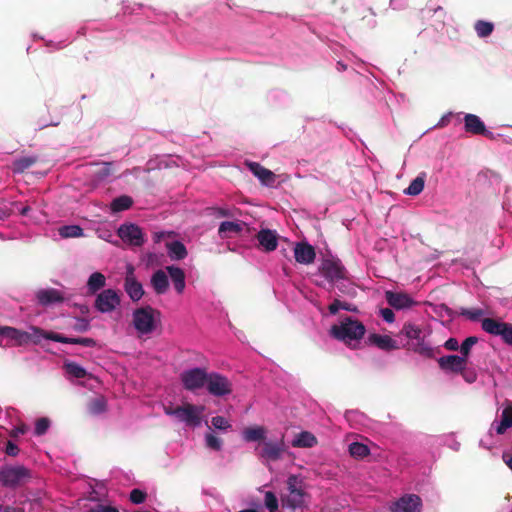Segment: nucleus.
<instances>
[{
    "label": "nucleus",
    "instance_id": "1",
    "mask_svg": "<svg viewBox=\"0 0 512 512\" xmlns=\"http://www.w3.org/2000/svg\"><path fill=\"white\" fill-rule=\"evenodd\" d=\"M366 332L365 326L358 320L346 316L339 325L331 327V335L345 343L360 340Z\"/></svg>",
    "mask_w": 512,
    "mask_h": 512
},
{
    "label": "nucleus",
    "instance_id": "2",
    "mask_svg": "<svg viewBox=\"0 0 512 512\" xmlns=\"http://www.w3.org/2000/svg\"><path fill=\"white\" fill-rule=\"evenodd\" d=\"M32 478L31 471L22 465L3 466L0 469V482L4 487L16 488Z\"/></svg>",
    "mask_w": 512,
    "mask_h": 512
},
{
    "label": "nucleus",
    "instance_id": "3",
    "mask_svg": "<svg viewBox=\"0 0 512 512\" xmlns=\"http://www.w3.org/2000/svg\"><path fill=\"white\" fill-rule=\"evenodd\" d=\"M287 488L289 491V495L286 498L287 506L292 509L305 506L308 494L304 481L297 475H290L287 479Z\"/></svg>",
    "mask_w": 512,
    "mask_h": 512
},
{
    "label": "nucleus",
    "instance_id": "4",
    "mask_svg": "<svg viewBox=\"0 0 512 512\" xmlns=\"http://www.w3.org/2000/svg\"><path fill=\"white\" fill-rule=\"evenodd\" d=\"M155 315L160 312L151 306L137 308L133 312V325L140 334H150L155 329Z\"/></svg>",
    "mask_w": 512,
    "mask_h": 512
},
{
    "label": "nucleus",
    "instance_id": "5",
    "mask_svg": "<svg viewBox=\"0 0 512 512\" xmlns=\"http://www.w3.org/2000/svg\"><path fill=\"white\" fill-rule=\"evenodd\" d=\"M320 273L332 284L347 279V270L338 258H326L319 267Z\"/></svg>",
    "mask_w": 512,
    "mask_h": 512
},
{
    "label": "nucleus",
    "instance_id": "6",
    "mask_svg": "<svg viewBox=\"0 0 512 512\" xmlns=\"http://www.w3.org/2000/svg\"><path fill=\"white\" fill-rule=\"evenodd\" d=\"M40 334H42V329L37 327H32V333L9 326L0 327V335L15 341L17 345H24L29 342L38 343L40 342Z\"/></svg>",
    "mask_w": 512,
    "mask_h": 512
},
{
    "label": "nucleus",
    "instance_id": "7",
    "mask_svg": "<svg viewBox=\"0 0 512 512\" xmlns=\"http://www.w3.org/2000/svg\"><path fill=\"white\" fill-rule=\"evenodd\" d=\"M208 374L204 368L197 367L183 371L180 379L186 390L194 392L205 387Z\"/></svg>",
    "mask_w": 512,
    "mask_h": 512
},
{
    "label": "nucleus",
    "instance_id": "8",
    "mask_svg": "<svg viewBox=\"0 0 512 512\" xmlns=\"http://www.w3.org/2000/svg\"><path fill=\"white\" fill-rule=\"evenodd\" d=\"M205 387L209 394L215 397H223L232 392L231 381L226 376L216 372L208 374Z\"/></svg>",
    "mask_w": 512,
    "mask_h": 512
},
{
    "label": "nucleus",
    "instance_id": "9",
    "mask_svg": "<svg viewBox=\"0 0 512 512\" xmlns=\"http://www.w3.org/2000/svg\"><path fill=\"white\" fill-rule=\"evenodd\" d=\"M482 329L492 335L501 336L505 343L512 345V324L501 322L493 318H484Z\"/></svg>",
    "mask_w": 512,
    "mask_h": 512
},
{
    "label": "nucleus",
    "instance_id": "10",
    "mask_svg": "<svg viewBox=\"0 0 512 512\" xmlns=\"http://www.w3.org/2000/svg\"><path fill=\"white\" fill-rule=\"evenodd\" d=\"M121 303L118 292L114 289H105L95 299L94 307L101 313H109Z\"/></svg>",
    "mask_w": 512,
    "mask_h": 512
},
{
    "label": "nucleus",
    "instance_id": "11",
    "mask_svg": "<svg viewBox=\"0 0 512 512\" xmlns=\"http://www.w3.org/2000/svg\"><path fill=\"white\" fill-rule=\"evenodd\" d=\"M203 411V406H196L187 403L183 406H176V418L179 421L186 423L188 426L196 427L201 423V415Z\"/></svg>",
    "mask_w": 512,
    "mask_h": 512
},
{
    "label": "nucleus",
    "instance_id": "12",
    "mask_svg": "<svg viewBox=\"0 0 512 512\" xmlns=\"http://www.w3.org/2000/svg\"><path fill=\"white\" fill-rule=\"evenodd\" d=\"M118 236L132 246L140 247L144 244L142 229L136 224H123L118 228Z\"/></svg>",
    "mask_w": 512,
    "mask_h": 512
},
{
    "label": "nucleus",
    "instance_id": "13",
    "mask_svg": "<svg viewBox=\"0 0 512 512\" xmlns=\"http://www.w3.org/2000/svg\"><path fill=\"white\" fill-rule=\"evenodd\" d=\"M124 290L133 302L139 301L144 295L142 284L136 279L133 266H128L124 278Z\"/></svg>",
    "mask_w": 512,
    "mask_h": 512
},
{
    "label": "nucleus",
    "instance_id": "14",
    "mask_svg": "<svg viewBox=\"0 0 512 512\" xmlns=\"http://www.w3.org/2000/svg\"><path fill=\"white\" fill-rule=\"evenodd\" d=\"M422 501L418 495L408 494L401 497L391 507L392 512H421Z\"/></svg>",
    "mask_w": 512,
    "mask_h": 512
},
{
    "label": "nucleus",
    "instance_id": "15",
    "mask_svg": "<svg viewBox=\"0 0 512 512\" xmlns=\"http://www.w3.org/2000/svg\"><path fill=\"white\" fill-rule=\"evenodd\" d=\"M439 368L446 373L458 374L467 366L464 358L459 355H446L437 359Z\"/></svg>",
    "mask_w": 512,
    "mask_h": 512
},
{
    "label": "nucleus",
    "instance_id": "16",
    "mask_svg": "<svg viewBox=\"0 0 512 512\" xmlns=\"http://www.w3.org/2000/svg\"><path fill=\"white\" fill-rule=\"evenodd\" d=\"M464 128L467 133L483 135L492 138V132L486 129L484 122L475 114H466L464 117Z\"/></svg>",
    "mask_w": 512,
    "mask_h": 512
},
{
    "label": "nucleus",
    "instance_id": "17",
    "mask_svg": "<svg viewBox=\"0 0 512 512\" xmlns=\"http://www.w3.org/2000/svg\"><path fill=\"white\" fill-rule=\"evenodd\" d=\"M295 260L300 264H312L316 257L315 249L307 242L296 243L294 247Z\"/></svg>",
    "mask_w": 512,
    "mask_h": 512
},
{
    "label": "nucleus",
    "instance_id": "18",
    "mask_svg": "<svg viewBox=\"0 0 512 512\" xmlns=\"http://www.w3.org/2000/svg\"><path fill=\"white\" fill-rule=\"evenodd\" d=\"M492 428L495 429L498 435H503L505 432L512 428V402L506 400L504 403V408L501 413L500 421H494L492 424Z\"/></svg>",
    "mask_w": 512,
    "mask_h": 512
},
{
    "label": "nucleus",
    "instance_id": "19",
    "mask_svg": "<svg viewBox=\"0 0 512 512\" xmlns=\"http://www.w3.org/2000/svg\"><path fill=\"white\" fill-rule=\"evenodd\" d=\"M36 299L42 306H49L64 301L63 293L55 288L40 289L36 293Z\"/></svg>",
    "mask_w": 512,
    "mask_h": 512
},
{
    "label": "nucleus",
    "instance_id": "20",
    "mask_svg": "<svg viewBox=\"0 0 512 512\" xmlns=\"http://www.w3.org/2000/svg\"><path fill=\"white\" fill-rule=\"evenodd\" d=\"M247 167L256 176L262 184L271 186L276 180V175L269 169L257 162H247Z\"/></svg>",
    "mask_w": 512,
    "mask_h": 512
},
{
    "label": "nucleus",
    "instance_id": "21",
    "mask_svg": "<svg viewBox=\"0 0 512 512\" xmlns=\"http://www.w3.org/2000/svg\"><path fill=\"white\" fill-rule=\"evenodd\" d=\"M256 239L258 240L260 246L266 252H272L277 248L278 245V235L275 231L270 229H261L257 235Z\"/></svg>",
    "mask_w": 512,
    "mask_h": 512
},
{
    "label": "nucleus",
    "instance_id": "22",
    "mask_svg": "<svg viewBox=\"0 0 512 512\" xmlns=\"http://www.w3.org/2000/svg\"><path fill=\"white\" fill-rule=\"evenodd\" d=\"M385 298L388 304L397 310L409 308L414 304L413 299L405 293L386 291Z\"/></svg>",
    "mask_w": 512,
    "mask_h": 512
},
{
    "label": "nucleus",
    "instance_id": "23",
    "mask_svg": "<svg viewBox=\"0 0 512 512\" xmlns=\"http://www.w3.org/2000/svg\"><path fill=\"white\" fill-rule=\"evenodd\" d=\"M407 345L409 350L429 359L434 358L440 352L439 348H433L425 342L424 337L417 342H408Z\"/></svg>",
    "mask_w": 512,
    "mask_h": 512
},
{
    "label": "nucleus",
    "instance_id": "24",
    "mask_svg": "<svg viewBox=\"0 0 512 512\" xmlns=\"http://www.w3.org/2000/svg\"><path fill=\"white\" fill-rule=\"evenodd\" d=\"M243 230L242 221H223L218 228V235L221 239L231 238L240 234Z\"/></svg>",
    "mask_w": 512,
    "mask_h": 512
},
{
    "label": "nucleus",
    "instance_id": "25",
    "mask_svg": "<svg viewBox=\"0 0 512 512\" xmlns=\"http://www.w3.org/2000/svg\"><path fill=\"white\" fill-rule=\"evenodd\" d=\"M283 452V441H280L279 443L265 442L261 455L268 460L277 461L281 458Z\"/></svg>",
    "mask_w": 512,
    "mask_h": 512
},
{
    "label": "nucleus",
    "instance_id": "26",
    "mask_svg": "<svg viewBox=\"0 0 512 512\" xmlns=\"http://www.w3.org/2000/svg\"><path fill=\"white\" fill-rule=\"evenodd\" d=\"M151 286L155 293L162 295L167 292L169 288V281L166 273L159 269L151 277Z\"/></svg>",
    "mask_w": 512,
    "mask_h": 512
},
{
    "label": "nucleus",
    "instance_id": "27",
    "mask_svg": "<svg viewBox=\"0 0 512 512\" xmlns=\"http://www.w3.org/2000/svg\"><path fill=\"white\" fill-rule=\"evenodd\" d=\"M369 342L374 344L378 348L386 351L397 349L396 341L388 335L371 334L369 336Z\"/></svg>",
    "mask_w": 512,
    "mask_h": 512
},
{
    "label": "nucleus",
    "instance_id": "28",
    "mask_svg": "<svg viewBox=\"0 0 512 512\" xmlns=\"http://www.w3.org/2000/svg\"><path fill=\"white\" fill-rule=\"evenodd\" d=\"M107 411V400L103 395H97L87 402V412L92 416H98Z\"/></svg>",
    "mask_w": 512,
    "mask_h": 512
},
{
    "label": "nucleus",
    "instance_id": "29",
    "mask_svg": "<svg viewBox=\"0 0 512 512\" xmlns=\"http://www.w3.org/2000/svg\"><path fill=\"white\" fill-rule=\"evenodd\" d=\"M167 272L173 282L174 288L177 293L181 294L185 289V273L184 271L176 266L166 267Z\"/></svg>",
    "mask_w": 512,
    "mask_h": 512
},
{
    "label": "nucleus",
    "instance_id": "30",
    "mask_svg": "<svg viewBox=\"0 0 512 512\" xmlns=\"http://www.w3.org/2000/svg\"><path fill=\"white\" fill-rule=\"evenodd\" d=\"M291 444L293 447L311 448L317 444V439L312 433L302 431L296 435Z\"/></svg>",
    "mask_w": 512,
    "mask_h": 512
},
{
    "label": "nucleus",
    "instance_id": "31",
    "mask_svg": "<svg viewBox=\"0 0 512 512\" xmlns=\"http://www.w3.org/2000/svg\"><path fill=\"white\" fill-rule=\"evenodd\" d=\"M168 255L171 259L182 260L187 256V249L185 245L180 241H172L166 243Z\"/></svg>",
    "mask_w": 512,
    "mask_h": 512
},
{
    "label": "nucleus",
    "instance_id": "32",
    "mask_svg": "<svg viewBox=\"0 0 512 512\" xmlns=\"http://www.w3.org/2000/svg\"><path fill=\"white\" fill-rule=\"evenodd\" d=\"M106 285V278L100 272H94L87 281V289L90 294H95Z\"/></svg>",
    "mask_w": 512,
    "mask_h": 512
},
{
    "label": "nucleus",
    "instance_id": "33",
    "mask_svg": "<svg viewBox=\"0 0 512 512\" xmlns=\"http://www.w3.org/2000/svg\"><path fill=\"white\" fill-rule=\"evenodd\" d=\"M265 432L262 426L248 427L243 431V438L247 442L261 441L265 439Z\"/></svg>",
    "mask_w": 512,
    "mask_h": 512
},
{
    "label": "nucleus",
    "instance_id": "34",
    "mask_svg": "<svg viewBox=\"0 0 512 512\" xmlns=\"http://www.w3.org/2000/svg\"><path fill=\"white\" fill-rule=\"evenodd\" d=\"M38 157L37 156H26L21 157L19 159H16L13 162L12 169L14 173H23L27 169H29L31 166H33L35 163H37Z\"/></svg>",
    "mask_w": 512,
    "mask_h": 512
},
{
    "label": "nucleus",
    "instance_id": "35",
    "mask_svg": "<svg viewBox=\"0 0 512 512\" xmlns=\"http://www.w3.org/2000/svg\"><path fill=\"white\" fill-rule=\"evenodd\" d=\"M401 333L405 335L410 342H417L424 337L421 328L413 323H405Z\"/></svg>",
    "mask_w": 512,
    "mask_h": 512
},
{
    "label": "nucleus",
    "instance_id": "36",
    "mask_svg": "<svg viewBox=\"0 0 512 512\" xmlns=\"http://www.w3.org/2000/svg\"><path fill=\"white\" fill-rule=\"evenodd\" d=\"M133 205V199L128 195H121L112 200L110 209L112 212H121Z\"/></svg>",
    "mask_w": 512,
    "mask_h": 512
},
{
    "label": "nucleus",
    "instance_id": "37",
    "mask_svg": "<svg viewBox=\"0 0 512 512\" xmlns=\"http://www.w3.org/2000/svg\"><path fill=\"white\" fill-rule=\"evenodd\" d=\"M424 185H425V174L422 173L419 176H417L410 183V185L404 190V193L406 195H411V196L419 195L423 191Z\"/></svg>",
    "mask_w": 512,
    "mask_h": 512
},
{
    "label": "nucleus",
    "instance_id": "38",
    "mask_svg": "<svg viewBox=\"0 0 512 512\" xmlns=\"http://www.w3.org/2000/svg\"><path fill=\"white\" fill-rule=\"evenodd\" d=\"M478 342V338L476 336L467 337L462 344L460 345V357L464 358L465 362H468L472 347Z\"/></svg>",
    "mask_w": 512,
    "mask_h": 512
},
{
    "label": "nucleus",
    "instance_id": "39",
    "mask_svg": "<svg viewBox=\"0 0 512 512\" xmlns=\"http://www.w3.org/2000/svg\"><path fill=\"white\" fill-rule=\"evenodd\" d=\"M475 31L480 38H485L491 35L494 30V25L491 22L478 20L474 25Z\"/></svg>",
    "mask_w": 512,
    "mask_h": 512
},
{
    "label": "nucleus",
    "instance_id": "40",
    "mask_svg": "<svg viewBox=\"0 0 512 512\" xmlns=\"http://www.w3.org/2000/svg\"><path fill=\"white\" fill-rule=\"evenodd\" d=\"M59 234L63 238L81 237L83 229L79 225H66L59 229Z\"/></svg>",
    "mask_w": 512,
    "mask_h": 512
},
{
    "label": "nucleus",
    "instance_id": "41",
    "mask_svg": "<svg viewBox=\"0 0 512 512\" xmlns=\"http://www.w3.org/2000/svg\"><path fill=\"white\" fill-rule=\"evenodd\" d=\"M349 453L351 456L355 458L362 459L369 455L370 450L367 445L359 443V442H353L349 445Z\"/></svg>",
    "mask_w": 512,
    "mask_h": 512
},
{
    "label": "nucleus",
    "instance_id": "42",
    "mask_svg": "<svg viewBox=\"0 0 512 512\" xmlns=\"http://www.w3.org/2000/svg\"><path fill=\"white\" fill-rule=\"evenodd\" d=\"M339 309H344L350 312H357V307L351 303L341 302L339 299H335L328 307L330 314L335 315Z\"/></svg>",
    "mask_w": 512,
    "mask_h": 512
},
{
    "label": "nucleus",
    "instance_id": "43",
    "mask_svg": "<svg viewBox=\"0 0 512 512\" xmlns=\"http://www.w3.org/2000/svg\"><path fill=\"white\" fill-rule=\"evenodd\" d=\"M65 370L68 374L75 378H84L87 374L86 370L75 362L65 363Z\"/></svg>",
    "mask_w": 512,
    "mask_h": 512
},
{
    "label": "nucleus",
    "instance_id": "44",
    "mask_svg": "<svg viewBox=\"0 0 512 512\" xmlns=\"http://www.w3.org/2000/svg\"><path fill=\"white\" fill-rule=\"evenodd\" d=\"M41 338H45L48 340H52V341L64 343V344H71V341H72V338H70V337H66L62 334L55 333V332H44L43 330H42V334H40V339Z\"/></svg>",
    "mask_w": 512,
    "mask_h": 512
},
{
    "label": "nucleus",
    "instance_id": "45",
    "mask_svg": "<svg viewBox=\"0 0 512 512\" xmlns=\"http://www.w3.org/2000/svg\"><path fill=\"white\" fill-rule=\"evenodd\" d=\"M264 503L270 512H276L278 510V500L273 492L267 491L265 493Z\"/></svg>",
    "mask_w": 512,
    "mask_h": 512
},
{
    "label": "nucleus",
    "instance_id": "46",
    "mask_svg": "<svg viewBox=\"0 0 512 512\" xmlns=\"http://www.w3.org/2000/svg\"><path fill=\"white\" fill-rule=\"evenodd\" d=\"M462 316H465L469 320L477 321L484 315V310L480 308L466 309L463 308L460 312Z\"/></svg>",
    "mask_w": 512,
    "mask_h": 512
},
{
    "label": "nucleus",
    "instance_id": "47",
    "mask_svg": "<svg viewBox=\"0 0 512 512\" xmlns=\"http://www.w3.org/2000/svg\"><path fill=\"white\" fill-rule=\"evenodd\" d=\"M49 426H50V421L48 418L42 417V418L37 419V421L35 423V430H34L35 435H37V436L44 435L47 432V430L49 429Z\"/></svg>",
    "mask_w": 512,
    "mask_h": 512
},
{
    "label": "nucleus",
    "instance_id": "48",
    "mask_svg": "<svg viewBox=\"0 0 512 512\" xmlns=\"http://www.w3.org/2000/svg\"><path fill=\"white\" fill-rule=\"evenodd\" d=\"M206 445L216 451H219L222 447V440L212 433H208L205 436Z\"/></svg>",
    "mask_w": 512,
    "mask_h": 512
},
{
    "label": "nucleus",
    "instance_id": "49",
    "mask_svg": "<svg viewBox=\"0 0 512 512\" xmlns=\"http://www.w3.org/2000/svg\"><path fill=\"white\" fill-rule=\"evenodd\" d=\"M147 494L146 492L140 489H133L130 492L129 499L133 504H141L146 500Z\"/></svg>",
    "mask_w": 512,
    "mask_h": 512
},
{
    "label": "nucleus",
    "instance_id": "50",
    "mask_svg": "<svg viewBox=\"0 0 512 512\" xmlns=\"http://www.w3.org/2000/svg\"><path fill=\"white\" fill-rule=\"evenodd\" d=\"M212 425L219 430H227L231 427L230 423L223 416H215L212 418Z\"/></svg>",
    "mask_w": 512,
    "mask_h": 512
},
{
    "label": "nucleus",
    "instance_id": "51",
    "mask_svg": "<svg viewBox=\"0 0 512 512\" xmlns=\"http://www.w3.org/2000/svg\"><path fill=\"white\" fill-rule=\"evenodd\" d=\"M334 285L343 294L350 295V296H353L356 294L355 288L350 283H344L343 281H339L338 283H334Z\"/></svg>",
    "mask_w": 512,
    "mask_h": 512
},
{
    "label": "nucleus",
    "instance_id": "52",
    "mask_svg": "<svg viewBox=\"0 0 512 512\" xmlns=\"http://www.w3.org/2000/svg\"><path fill=\"white\" fill-rule=\"evenodd\" d=\"M458 374H461L464 380L468 383H473L477 379V374L475 371L467 369V366L464 367L462 371H459Z\"/></svg>",
    "mask_w": 512,
    "mask_h": 512
},
{
    "label": "nucleus",
    "instance_id": "53",
    "mask_svg": "<svg viewBox=\"0 0 512 512\" xmlns=\"http://www.w3.org/2000/svg\"><path fill=\"white\" fill-rule=\"evenodd\" d=\"M71 344H78L85 347H95L97 343L93 338H72Z\"/></svg>",
    "mask_w": 512,
    "mask_h": 512
},
{
    "label": "nucleus",
    "instance_id": "54",
    "mask_svg": "<svg viewBox=\"0 0 512 512\" xmlns=\"http://www.w3.org/2000/svg\"><path fill=\"white\" fill-rule=\"evenodd\" d=\"M90 329V323L85 318L77 319L76 324L74 325V330L78 332H86Z\"/></svg>",
    "mask_w": 512,
    "mask_h": 512
},
{
    "label": "nucleus",
    "instance_id": "55",
    "mask_svg": "<svg viewBox=\"0 0 512 512\" xmlns=\"http://www.w3.org/2000/svg\"><path fill=\"white\" fill-rule=\"evenodd\" d=\"M443 346H444L445 349H447L449 351H458L459 348H460L458 340L456 338H453V337L447 339Z\"/></svg>",
    "mask_w": 512,
    "mask_h": 512
},
{
    "label": "nucleus",
    "instance_id": "56",
    "mask_svg": "<svg viewBox=\"0 0 512 512\" xmlns=\"http://www.w3.org/2000/svg\"><path fill=\"white\" fill-rule=\"evenodd\" d=\"M5 452L7 455L15 457L19 453V448L13 442L8 441L6 444Z\"/></svg>",
    "mask_w": 512,
    "mask_h": 512
},
{
    "label": "nucleus",
    "instance_id": "57",
    "mask_svg": "<svg viewBox=\"0 0 512 512\" xmlns=\"http://www.w3.org/2000/svg\"><path fill=\"white\" fill-rule=\"evenodd\" d=\"M380 313H381L382 318L386 322L391 323L394 321L395 315H394V312L392 311V309L383 308V309H381Z\"/></svg>",
    "mask_w": 512,
    "mask_h": 512
},
{
    "label": "nucleus",
    "instance_id": "58",
    "mask_svg": "<svg viewBox=\"0 0 512 512\" xmlns=\"http://www.w3.org/2000/svg\"><path fill=\"white\" fill-rule=\"evenodd\" d=\"M212 210L214 211L213 215L216 216V217H231L233 216L232 212L230 209H227V208H212Z\"/></svg>",
    "mask_w": 512,
    "mask_h": 512
},
{
    "label": "nucleus",
    "instance_id": "59",
    "mask_svg": "<svg viewBox=\"0 0 512 512\" xmlns=\"http://www.w3.org/2000/svg\"><path fill=\"white\" fill-rule=\"evenodd\" d=\"M112 164L109 162L104 163V167L99 171L100 177H107L112 173Z\"/></svg>",
    "mask_w": 512,
    "mask_h": 512
},
{
    "label": "nucleus",
    "instance_id": "60",
    "mask_svg": "<svg viewBox=\"0 0 512 512\" xmlns=\"http://www.w3.org/2000/svg\"><path fill=\"white\" fill-rule=\"evenodd\" d=\"M28 431V427L25 424L19 425L15 427L11 433V436L16 437L18 435H23Z\"/></svg>",
    "mask_w": 512,
    "mask_h": 512
},
{
    "label": "nucleus",
    "instance_id": "61",
    "mask_svg": "<svg viewBox=\"0 0 512 512\" xmlns=\"http://www.w3.org/2000/svg\"><path fill=\"white\" fill-rule=\"evenodd\" d=\"M324 2L327 5V11L330 14H335L337 10L334 8L336 4L339 2V0H324Z\"/></svg>",
    "mask_w": 512,
    "mask_h": 512
},
{
    "label": "nucleus",
    "instance_id": "62",
    "mask_svg": "<svg viewBox=\"0 0 512 512\" xmlns=\"http://www.w3.org/2000/svg\"><path fill=\"white\" fill-rule=\"evenodd\" d=\"M452 116H453V113H451V112L446 114V115H444L440 119V121L438 122L437 127H441L442 128V127H445L446 125H448V123L450 122V119H451Z\"/></svg>",
    "mask_w": 512,
    "mask_h": 512
},
{
    "label": "nucleus",
    "instance_id": "63",
    "mask_svg": "<svg viewBox=\"0 0 512 512\" xmlns=\"http://www.w3.org/2000/svg\"><path fill=\"white\" fill-rule=\"evenodd\" d=\"M0 512H23V511L20 508L8 506V505L7 506L0 505Z\"/></svg>",
    "mask_w": 512,
    "mask_h": 512
},
{
    "label": "nucleus",
    "instance_id": "64",
    "mask_svg": "<svg viewBox=\"0 0 512 512\" xmlns=\"http://www.w3.org/2000/svg\"><path fill=\"white\" fill-rule=\"evenodd\" d=\"M164 412H165V414H167L169 416H174L175 418L177 417L176 407H173L172 405L165 406Z\"/></svg>",
    "mask_w": 512,
    "mask_h": 512
}]
</instances>
